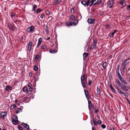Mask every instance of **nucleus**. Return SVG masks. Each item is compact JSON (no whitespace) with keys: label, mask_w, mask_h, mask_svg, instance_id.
Returning a JSON list of instances; mask_svg holds the SVG:
<instances>
[{"label":"nucleus","mask_w":130,"mask_h":130,"mask_svg":"<svg viewBox=\"0 0 130 130\" xmlns=\"http://www.w3.org/2000/svg\"><path fill=\"white\" fill-rule=\"evenodd\" d=\"M81 83L84 88L86 87L85 84L87 82V77L86 74H84L81 77Z\"/></svg>","instance_id":"1"},{"label":"nucleus","mask_w":130,"mask_h":130,"mask_svg":"<svg viewBox=\"0 0 130 130\" xmlns=\"http://www.w3.org/2000/svg\"><path fill=\"white\" fill-rule=\"evenodd\" d=\"M126 62L127 60L125 59L123 61L121 64L122 69L123 72H125V69L126 66Z\"/></svg>","instance_id":"2"},{"label":"nucleus","mask_w":130,"mask_h":130,"mask_svg":"<svg viewBox=\"0 0 130 130\" xmlns=\"http://www.w3.org/2000/svg\"><path fill=\"white\" fill-rule=\"evenodd\" d=\"M35 29V27L33 26H32L28 28L26 31L28 32H32Z\"/></svg>","instance_id":"3"},{"label":"nucleus","mask_w":130,"mask_h":130,"mask_svg":"<svg viewBox=\"0 0 130 130\" xmlns=\"http://www.w3.org/2000/svg\"><path fill=\"white\" fill-rule=\"evenodd\" d=\"M76 18L77 19L76 20V24H77L78 23V20H80L82 18L81 14L80 13H78L76 16Z\"/></svg>","instance_id":"4"},{"label":"nucleus","mask_w":130,"mask_h":130,"mask_svg":"<svg viewBox=\"0 0 130 130\" xmlns=\"http://www.w3.org/2000/svg\"><path fill=\"white\" fill-rule=\"evenodd\" d=\"M113 2V0H110L109 1L108 4V6L109 8H111L112 7Z\"/></svg>","instance_id":"5"},{"label":"nucleus","mask_w":130,"mask_h":130,"mask_svg":"<svg viewBox=\"0 0 130 130\" xmlns=\"http://www.w3.org/2000/svg\"><path fill=\"white\" fill-rule=\"evenodd\" d=\"M32 43V41L29 42L28 44V51H30L31 49V45Z\"/></svg>","instance_id":"6"},{"label":"nucleus","mask_w":130,"mask_h":130,"mask_svg":"<svg viewBox=\"0 0 130 130\" xmlns=\"http://www.w3.org/2000/svg\"><path fill=\"white\" fill-rule=\"evenodd\" d=\"M7 114V112H2L1 114V117L3 119H4V117L6 116Z\"/></svg>","instance_id":"7"},{"label":"nucleus","mask_w":130,"mask_h":130,"mask_svg":"<svg viewBox=\"0 0 130 130\" xmlns=\"http://www.w3.org/2000/svg\"><path fill=\"white\" fill-rule=\"evenodd\" d=\"M84 91L85 92V94L86 95V96L87 98V100H88L89 99V97H88V90H86L85 89H84Z\"/></svg>","instance_id":"8"},{"label":"nucleus","mask_w":130,"mask_h":130,"mask_svg":"<svg viewBox=\"0 0 130 130\" xmlns=\"http://www.w3.org/2000/svg\"><path fill=\"white\" fill-rule=\"evenodd\" d=\"M95 20L91 18L88 19V22L89 23L93 24Z\"/></svg>","instance_id":"9"},{"label":"nucleus","mask_w":130,"mask_h":130,"mask_svg":"<svg viewBox=\"0 0 130 130\" xmlns=\"http://www.w3.org/2000/svg\"><path fill=\"white\" fill-rule=\"evenodd\" d=\"M62 0H55L54 2L53 3V5H55L58 4L59 3H60L61 1Z\"/></svg>","instance_id":"10"},{"label":"nucleus","mask_w":130,"mask_h":130,"mask_svg":"<svg viewBox=\"0 0 130 130\" xmlns=\"http://www.w3.org/2000/svg\"><path fill=\"white\" fill-rule=\"evenodd\" d=\"M27 95L29 96L30 99H33L34 98V95L31 93V92L28 93L27 94Z\"/></svg>","instance_id":"11"},{"label":"nucleus","mask_w":130,"mask_h":130,"mask_svg":"<svg viewBox=\"0 0 130 130\" xmlns=\"http://www.w3.org/2000/svg\"><path fill=\"white\" fill-rule=\"evenodd\" d=\"M119 3L122 6H124L126 5L125 1L124 0H121Z\"/></svg>","instance_id":"12"},{"label":"nucleus","mask_w":130,"mask_h":130,"mask_svg":"<svg viewBox=\"0 0 130 130\" xmlns=\"http://www.w3.org/2000/svg\"><path fill=\"white\" fill-rule=\"evenodd\" d=\"M119 79L122 82V83L125 84H127V82L122 77H121V78H120Z\"/></svg>","instance_id":"13"},{"label":"nucleus","mask_w":130,"mask_h":130,"mask_svg":"<svg viewBox=\"0 0 130 130\" xmlns=\"http://www.w3.org/2000/svg\"><path fill=\"white\" fill-rule=\"evenodd\" d=\"M12 121L13 123L15 125H17L18 123V120L17 119H13L12 120Z\"/></svg>","instance_id":"14"},{"label":"nucleus","mask_w":130,"mask_h":130,"mask_svg":"<svg viewBox=\"0 0 130 130\" xmlns=\"http://www.w3.org/2000/svg\"><path fill=\"white\" fill-rule=\"evenodd\" d=\"M21 124L22 125L24 126L25 127V128L28 130L29 128V125L26 124L24 123H22Z\"/></svg>","instance_id":"15"},{"label":"nucleus","mask_w":130,"mask_h":130,"mask_svg":"<svg viewBox=\"0 0 130 130\" xmlns=\"http://www.w3.org/2000/svg\"><path fill=\"white\" fill-rule=\"evenodd\" d=\"M9 29L11 30H14V28L13 27L12 25L10 24H8V25Z\"/></svg>","instance_id":"16"},{"label":"nucleus","mask_w":130,"mask_h":130,"mask_svg":"<svg viewBox=\"0 0 130 130\" xmlns=\"http://www.w3.org/2000/svg\"><path fill=\"white\" fill-rule=\"evenodd\" d=\"M42 10L40 8H38L36 10V13L37 14L40 13V12L42 11Z\"/></svg>","instance_id":"17"},{"label":"nucleus","mask_w":130,"mask_h":130,"mask_svg":"<svg viewBox=\"0 0 130 130\" xmlns=\"http://www.w3.org/2000/svg\"><path fill=\"white\" fill-rule=\"evenodd\" d=\"M57 51V50H50V52L51 53H56Z\"/></svg>","instance_id":"18"},{"label":"nucleus","mask_w":130,"mask_h":130,"mask_svg":"<svg viewBox=\"0 0 130 130\" xmlns=\"http://www.w3.org/2000/svg\"><path fill=\"white\" fill-rule=\"evenodd\" d=\"M23 92H26L28 91V88L26 86H25L23 89Z\"/></svg>","instance_id":"19"},{"label":"nucleus","mask_w":130,"mask_h":130,"mask_svg":"<svg viewBox=\"0 0 130 130\" xmlns=\"http://www.w3.org/2000/svg\"><path fill=\"white\" fill-rule=\"evenodd\" d=\"M121 88L123 89L124 90L126 91H128V89L124 86H122V85L121 86Z\"/></svg>","instance_id":"20"},{"label":"nucleus","mask_w":130,"mask_h":130,"mask_svg":"<svg viewBox=\"0 0 130 130\" xmlns=\"http://www.w3.org/2000/svg\"><path fill=\"white\" fill-rule=\"evenodd\" d=\"M88 54L87 53H85L83 54V56L84 59H85L86 57L88 56Z\"/></svg>","instance_id":"21"},{"label":"nucleus","mask_w":130,"mask_h":130,"mask_svg":"<svg viewBox=\"0 0 130 130\" xmlns=\"http://www.w3.org/2000/svg\"><path fill=\"white\" fill-rule=\"evenodd\" d=\"M117 31V30H115L114 31L112 32L111 35L110 36V37L111 38H112L113 37V35H114L115 34V32H116Z\"/></svg>","instance_id":"22"},{"label":"nucleus","mask_w":130,"mask_h":130,"mask_svg":"<svg viewBox=\"0 0 130 130\" xmlns=\"http://www.w3.org/2000/svg\"><path fill=\"white\" fill-rule=\"evenodd\" d=\"M37 6L36 5H34L33 6L32 10L34 11L35 12H36L35 9H36L37 8Z\"/></svg>","instance_id":"23"},{"label":"nucleus","mask_w":130,"mask_h":130,"mask_svg":"<svg viewBox=\"0 0 130 130\" xmlns=\"http://www.w3.org/2000/svg\"><path fill=\"white\" fill-rule=\"evenodd\" d=\"M107 65V63L106 62H104L103 64V67L104 69L105 70L106 68V66Z\"/></svg>","instance_id":"24"},{"label":"nucleus","mask_w":130,"mask_h":130,"mask_svg":"<svg viewBox=\"0 0 130 130\" xmlns=\"http://www.w3.org/2000/svg\"><path fill=\"white\" fill-rule=\"evenodd\" d=\"M11 89V86H7L6 87L5 89L7 91H8L10 90Z\"/></svg>","instance_id":"25"},{"label":"nucleus","mask_w":130,"mask_h":130,"mask_svg":"<svg viewBox=\"0 0 130 130\" xmlns=\"http://www.w3.org/2000/svg\"><path fill=\"white\" fill-rule=\"evenodd\" d=\"M96 90L97 94L98 95H100V89L98 87H97Z\"/></svg>","instance_id":"26"},{"label":"nucleus","mask_w":130,"mask_h":130,"mask_svg":"<svg viewBox=\"0 0 130 130\" xmlns=\"http://www.w3.org/2000/svg\"><path fill=\"white\" fill-rule=\"evenodd\" d=\"M73 24V23L72 22H68L67 23L66 25L68 26H72Z\"/></svg>","instance_id":"27"},{"label":"nucleus","mask_w":130,"mask_h":130,"mask_svg":"<svg viewBox=\"0 0 130 130\" xmlns=\"http://www.w3.org/2000/svg\"><path fill=\"white\" fill-rule=\"evenodd\" d=\"M16 107V105H15L13 104L10 107V109L11 110H12L15 107Z\"/></svg>","instance_id":"28"},{"label":"nucleus","mask_w":130,"mask_h":130,"mask_svg":"<svg viewBox=\"0 0 130 130\" xmlns=\"http://www.w3.org/2000/svg\"><path fill=\"white\" fill-rule=\"evenodd\" d=\"M70 19L72 20H73L75 19V16L74 15H71L70 17Z\"/></svg>","instance_id":"29"},{"label":"nucleus","mask_w":130,"mask_h":130,"mask_svg":"<svg viewBox=\"0 0 130 130\" xmlns=\"http://www.w3.org/2000/svg\"><path fill=\"white\" fill-rule=\"evenodd\" d=\"M116 82L119 86H121L122 85V84L120 83L119 80H116Z\"/></svg>","instance_id":"30"},{"label":"nucleus","mask_w":130,"mask_h":130,"mask_svg":"<svg viewBox=\"0 0 130 130\" xmlns=\"http://www.w3.org/2000/svg\"><path fill=\"white\" fill-rule=\"evenodd\" d=\"M81 3L84 6H86V1L85 0H83L81 2Z\"/></svg>","instance_id":"31"},{"label":"nucleus","mask_w":130,"mask_h":130,"mask_svg":"<svg viewBox=\"0 0 130 130\" xmlns=\"http://www.w3.org/2000/svg\"><path fill=\"white\" fill-rule=\"evenodd\" d=\"M45 30L46 32L48 34L49 33L48 32V26L46 25L45 27Z\"/></svg>","instance_id":"32"},{"label":"nucleus","mask_w":130,"mask_h":130,"mask_svg":"<svg viewBox=\"0 0 130 130\" xmlns=\"http://www.w3.org/2000/svg\"><path fill=\"white\" fill-rule=\"evenodd\" d=\"M46 47V46L44 45H42L41 46V48L42 49H45Z\"/></svg>","instance_id":"33"},{"label":"nucleus","mask_w":130,"mask_h":130,"mask_svg":"<svg viewBox=\"0 0 130 130\" xmlns=\"http://www.w3.org/2000/svg\"><path fill=\"white\" fill-rule=\"evenodd\" d=\"M100 0H98V1L94 4V5H95L98 4L100 2Z\"/></svg>","instance_id":"34"},{"label":"nucleus","mask_w":130,"mask_h":130,"mask_svg":"<svg viewBox=\"0 0 130 130\" xmlns=\"http://www.w3.org/2000/svg\"><path fill=\"white\" fill-rule=\"evenodd\" d=\"M21 111V109L19 108L17 110V111H16V113H18L20 112Z\"/></svg>","instance_id":"35"},{"label":"nucleus","mask_w":130,"mask_h":130,"mask_svg":"<svg viewBox=\"0 0 130 130\" xmlns=\"http://www.w3.org/2000/svg\"><path fill=\"white\" fill-rule=\"evenodd\" d=\"M45 12L47 15H49L50 14V12L48 10H46L45 11Z\"/></svg>","instance_id":"36"},{"label":"nucleus","mask_w":130,"mask_h":130,"mask_svg":"<svg viewBox=\"0 0 130 130\" xmlns=\"http://www.w3.org/2000/svg\"><path fill=\"white\" fill-rule=\"evenodd\" d=\"M118 92H119L121 94H124V92L123 91H121L120 90L118 89Z\"/></svg>","instance_id":"37"},{"label":"nucleus","mask_w":130,"mask_h":130,"mask_svg":"<svg viewBox=\"0 0 130 130\" xmlns=\"http://www.w3.org/2000/svg\"><path fill=\"white\" fill-rule=\"evenodd\" d=\"M94 2L92 0L90 2H89V5L90 6Z\"/></svg>","instance_id":"38"},{"label":"nucleus","mask_w":130,"mask_h":130,"mask_svg":"<svg viewBox=\"0 0 130 130\" xmlns=\"http://www.w3.org/2000/svg\"><path fill=\"white\" fill-rule=\"evenodd\" d=\"M98 109L97 108H96L95 107V110L94 111L95 113H97L98 112Z\"/></svg>","instance_id":"39"},{"label":"nucleus","mask_w":130,"mask_h":130,"mask_svg":"<svg viewBox=\"0 0 130 130\" xmlns=\"http://www.w3.org/2000/svg\"><path fill=\"white\" fill-rule=\"evenodd\" d=\"M34 69L35 71H36L37 70V68L36 66H35L34 67Z\"/></svg>","instance_id":"40"},{"label":"nucleus","mask_w":130,"mask_h":130,"mask_svg":"<svg viewBox=\"0 0 130 130\" xmlns=\"http://www.w3.org/2000/svg\"><path fill=\"white\" fill-rule=\"evenodd\" d=\"M93 122L94 124L96 125H97L98 123L97 122L94 120H93Z\"/></svg>","instance_id":"41"},{"label":"nucleus","mask_w":130,"mask_h":130,"mask_svg":"<svg viewBox=\"0 0 130 130\" xmlns=\"http://www.w3.org/2000/svg\"><path fill=\"white\" fill-rule=\"evenodd\" d=\"M101 127L103 128L104 129L106 127V126L104 124H102L101 125Z\"/></svg>","instance_id":"42"},{"label":"nucleus","mask_w":130,"mask_h":130,"mask_svg":"<svg viewBox=\"0 0 130 130\" xmlns=\"http://www.w3.org/2000/svg\"><path fill=\"white\" fill-rule=\"evenodd\" d=\"M96 47V44H93V45L92 46V48H95Z\"/></svg>","instance_id":"43"},{"label":"nucleus","mask_w":130,"mask_h":130,"mask_svg":"<svg viewBox=\"0 0 130 130\" xmlns=\"http://www.w3.org/2000/svg\"><path fill=\"white\" fill-rule=\"evenodd\" d=\"M92 107V104L91 105H88V108L89 110H90Z\"/></svg>","instance_id":"44"},{"label":"nucleus","mask_w":130,"mask_h":130,"mask_svg":"<svg viewBox=\"0 0 130 130\" xmlns=\"http://www.w3.org/2000/svg\"><path fill=\"white\" fill-rule=\"evenodd\" d=\"M89 0H88L86 2V6H89Z\"/></svg>","instance_id":"45"},{"label":"nucleus","mask_w":130,"mask_h":130,"mask_svg":"<svg viewBox=\"0 0 130 130\" xmlns=\"http://www.w3.org/2000/svg\"><path fill=\"white\" fill-rule=\"evenodd\" d=\"M92 82V81L91 80H89L88 81V85H90Z\"/></svg>","instance_id":"46"},{"label":"nucleus","mask_w":130,"mask_h":130,"mask_svg":"<svg viewBox=\"0 0 130 130\" xmlns=\"http://www.w3.org/2000/svg\"><path fill=\"white\" fill-rule=\"evenodd\" d=\"M127 10H130V5H128L127 6Z\"/></svg>","instance_id":"47"},{"label":"nucleus","mask_w":130,"mask_h":130,"mask_svg":"<svg viewBox=\"0 0 130 130\" xmlns=\"http://www.w3.org/2000/svg\"><path fill=\"white\" fill-rule=\"evenodd\" d=\"M39 57V55H37L35 57V59L36 60H37Z\"/></svg>","instance_id":"48"},{"label":"nucleus","mask_w":130,"mask_h":130,"mask_svg":"<svg viewBox=\"0 0 130 130\" xmlns=\"http://www.w3.org/2000/svg\"><path fill=\"white\" fill-rule=\"evenodd\" d=\"M110 89H111V91L112 92H113L114 93H115V90H114V89L113 88V87L110 88Z\"/></svg>","instance_id":"49"},{"label":"nucleus","mask_w":130,"mask_h":130,"mask_svg":"<svg viewBox=\"0 0 130 130\" xmlns=\"http://www.w3.org/2000/svg\"><path fill=\"white\" fill-rule=\"evenodd\" d=\"M118 75L119 77V78H121L122 76L121 75L120 73L118 72Z\"/></svg>","instance_id":"50"},{"label":"nucleus","mask_w":130,"mask_h":130,"mask_svg":"<svg viewBox=\"0 0 130 130\" xmlns=\"http://www.w3.org/2000/svg\"><path fill=\"white\" fill-rule=\"evenodd\" d=\"M42 41V40L41 38H40L38 39V42L41 43Z\"/></svg>","instance_id":"51"},{"label":"nucleus","mask_w":130,"mask_h":130,"mask_svg":"<svg viewBox=\"0 0 130 130\" xmlns=\"http://www.w3.org/2000/svg\"><path fill=\"white\" fill-rule=\"evenodd\" d=\"M29 91L30 92H31V91H32V88L31 87H29Z\"/></svg>","instance_id":"52"},{"label":"nucleus","mask_w":130,"mask_h":130,"mask_svg":"<svg viewBox=\"0 0 130 130\" xmlns=\"http://www.w3.org/2000/svg\"><path fill=\"white\" fill-rule=\"evenodd\" d=\"M18 127H19V129L20 130H22L23 128L22 127H21L20 126H19Z\"/></svg>","instance_id":"53"},{"label":"nucleus","mask_w":130,"mask_h":130,"mask_svg":"<svg viewBox=\"0 0 130 130\" xmlns=\"http://www.w3.org/2000/svg\"><path fill=\"white\" fill-rule=\"evenodd\" d=\"M14 22L17 24L18 23V21L17 20H15L14 21Z\"/></svg>","instance_id":"54"},{"label":"nucleus","mask_w":130,"mask_h":130,"mask_svg":"<svg viewBox=\"0 0 130 130\" xmlns=\"http://www.w3.org/2000/svg\"><path fill=\"white\" fill-rule=\"evenodd\" d=\"M88 105H91V104H92V103H91V101H88Z\"/></svg>","instance_id":"55"},{"label":"nucleus","mask_w":130,"mask_h":130,"mask_svg":"<svg viewBox=\"0 0 130 130\" xmlns=\"http://www.w3.org/2000/svg\"><path fill=\"white\" fill-rule=\"evenodd\" d=\"M41 44V43L38 42L37 47H38V46H39Z\"/></svg>","instance_id":"56"},{"label":"nucleus","mask_w":130,"mask_h":130,"mask_svg":"<svg viewBox=\"0 0 130 130\" xmlns=\"http://www.w3.org/2000/svg\"><path fill=\"white\" fill-rule=\"evenodd\" d=\"M43 17H44V15H43V13H42V14L41 15L40 17L42 19L43 18Z\"/></svg>","instance_id":"57"},{"label":"nucleus","mask_w":130,"mask_h":130,"mask_svg":"<svg viewBox=\"0 0 130 130\" xmlns=\"http://www.w3.org/2000/svg\"><path fill=\"white\" fill-rule=\"evenodd\" d=\"M98 123L99 124H100L101 123V121L100 120H98L97 121Z\"/></svg>","instance_id":"58"},{"label":"nucleus","mask_w":130,"mask_h":130,"mask_svg":"<svg viewBox=\"0 0 130 130\" xmlns=\"http://www.w3.org/2000/svg\"><path fill=\"white\" fill-rule=\"evenodd\" d=\"M31 83H29L28 84V86L29 87H30L31 86Z\"/></svg>","instance_id":"59"},{"label":"nucleus","mask_w":130,"mask_h":130,"mask_svg":"<svg viewBox=\"0 0 130 130\" xmlns=\"http://www.w3.org/2000/svg\"><path fill=\"white\" fill-rule=\"evenodd\" d=\"M71 12H74V8H72L71 9Z\"/></svg>","instance_id":"60"},{"label":"nucleus","mask_w":130,"mask_h":130,"mask_svg":"<svg viewBox=\"0 0 130 130\" xmlns=\"http://www.w3.org/2000/svg\"><path fill=\"white\" fill-rule=\"evenodd\" d=\"M11 16L12 17H15V15L14 13L11 14Z\"/></svg>","instance_id":"61"},{"label":"nucleus","mask_w":130,"mask_h":130,"mask_svg":"<svg viewBox=\"0 0 130 130\" xmlns=\"http://www.w3.org/2000/svg\"><path fill=\"white\" fill-rule=\"evenodd\" d=\"M96 42H97V41L96 40H94L93 42V44H96Z\"/></svg>","instance_id":"62"},{"label":"nucleus","mask_w":130,"mask_h":130,"mask_svg":"<svg viewBox=\"0 0 130 130\" xmlns=\"http://www.w3.org/2000/svg\"><path fill=\"white\" fill-rule=\"evenodd\" d=\"M110 25H106V27L107 28H108L109 26Z\"/></svg>","instance_id":"63"},{"label":"nucleus","mask_w":130,"mask_h":130,"mask_svg":"<svg viewBox=\"0 0 130 130\" xmlns=\"http://www.w3.org/2000/svg\"><path fill=\"white\" fill-rule=\"evenodd\" d=\"M126 100L127 101L129 104H130V101H129L127 99H126Z\"/></svg>","instance_id":"64"}]
</instances>
